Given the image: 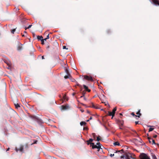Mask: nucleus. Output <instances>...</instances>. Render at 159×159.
<instances>
[{
  "label": "nucleus",
  "instance_id": "nucleus-14",
  "mask_svg": "<svg viewBox=\"0 0 159 159\" xmlns=\"http://www.w3.org/2000/svg\"><path fill=\"white\" fill-rule=\"evenodd\" d=\"M113 144L115 146H117V145H118V146L120 145V144L119 143V142H114L113 143Z\"/></svg>",
  "mask_w": 159,
  "mask_h": 159
},
{
  "label": "nucleus",
  "instance_id": "nucleus-58",
  "mask_svg": "<svg viewBox=\"0 0 159 159\" xmlns=\"http://www.w3.org/2000/svg\"><path fill=\"white\" fill-rule=\"evenodd\" d=\"M22 36H23V37L24 36V34L22 35Z\"/></svg>",
  "mask_w": 159,
  "mask_h": 159
},
{
  "label": "nucleus",
  "instance_id": "nucleus-55",
  "mask_svg": "<svg viewBox=\"0 0 159 159\" xmlns=\"http://www.w3.org/2000/svg\"><path fill=\"white\" fill-rule=\"evenodd\" d=\"M27 29H28L27 28H26V27H25V30H26Z\"/></svg>",
  "mask_w": 159,
  "mask_h": 159
},
{
  "label": "nucleus",
  "instance_id": "nucleus-32",
  "mask_svg": "<svg viewBox=\"0 0 159 159\" xmlns=\"http://www.w3.org/2000/svg\"><path fill=\"white\" fill-rule=\"evenodd\" d=\"M37 142H38L37 140H34L33 143H32L31 144L32 145L34 144H36L37 143Z\"/></svg>",
  "mask_w": 159,
  "mask_h": 159
},
{
  "label": "nucleus",
  "instance_id": "nucleus-16",
  "mask_svg": "<svg viewBox=\"0 0 159 159\" xmlns=\"http://www.w3.org/2000/svg\"><path fill=\"white\" fill-rule=\"evenodd\" d=\"M101 140V137L100 136H98L97 137V141H99Z\"/></svg>",
  "mask_w": 159,
  "mask_h": 159
},
{
  "label": "nucleus",
  "instance_id": "nucleus-61",
  "mask_svg": "<svg viewBox=\"0 0 159 159\" xmlns=\"http://www.w3.org/2000/svg\"><path fill=\"white\" fill-rule=\"evenodd\" d=\"M121 151H123V149H122Z\"/></svg>",
  "mask_w": 159,
  "mask_h": 159
},
{
  "label": "nucleus",
  "instance_id": "nucleus-29",
  "mask_svg": "<svg viewBox=\"0 0 159 159\" xmlns=\"http://www.w3.org/2000/svg\"><path fill=\"white\" fill-rule=\"evenodd\" d=\"M65 71L67 74H70L69 73V71L67 69H65Z\"/></svg>",
  "mask_w": 159,
  "mask_h": 159
},
{
  "label": "nucleus",
  "instance_id": "nucleus-43",
  "mask_svg": "<svg viewBox=\"0 0 159 159\" xmlns=\"http://www.w3.org/2000/svg\"><path fill=\"white\" fill-rule=\"evenodd\" d=\"M135 123L136 125H137L139 123V121H136Z\"/></svg>",
  "mask_w": 159,
  "mask_h": 159
},
{
  "label": "nucleus",
  "instance_id": "nucleus-56",
  "mask_svg": "<svg viewBox=\"0 0 159 159\" xmlns=\"http://www.w3.org/2000/svg\"><path fill=\"white\" fill-rule=\"evenodd\" d=\"M120 129H122V128H121V127H120Z\"/></svg>",
  "mask_w": 159,
  "mask_h": 159
},
{
  "label": "nucleus",
  "instance_id": "nucleus-38",
  "mask_svg": "<svg viewBox=\"0 0 159 159\" xmlns=\"http://www.w3.org/2000/svg\"><path fill=\"white\" fill-rule=\"evenodd\" d=\"M114 154H111L110 155V156L111 157H112L113 156H114Z\"/></svg>",
  "mask_w": 159,
  "mask_h": 159
},
{
  "label": "nucleus",
  "instance_id": "nucleus-12",
  "mask_svg": "<svg viewBox=\"0 0 159 159\" xmlns=\"http://www.w3.org/2000/svg\"><path fill=\"white\" fill-rule=\"evenodd\" d=\"M140 109H139L138 111L136 113V114L138 115L137 116L139 117H140V116H141V114L140 113Z\"/></svg>",
  "mask_w": 159,
  "mask_h": 159
},
{
  "label": "nucleus",
  "instance_id": "nucleus-25",
  "mask_svg": "<svg viewBox=\"0 0 159 159\" xmlns=\"http://www.w3.org/2000/svg\"><path fill=\"white\" fill-rule=\"evenodd\" d=\"M98 146H99L100 147V148H101V144L99 142L97 143L96 144Z\"/></svg>",
  "mask_w": 159,
  "mask_h": 159
},
{
  "label": "nucleus",
  "instance_id": "nucleus-52",
  "mask_svg": "<svg viewBox=\"0 0 159 159\" xmlns=\"http://www.w3.org/2000/svg\"><path fill=\"white\" fill-rule=\"evenodd\" d=\"M87 112L89 113H90V111H87Z\"/></svg>",
  "mask_w": 159,
  "mask_h": 159
},
{
  "label": "nucleus",
  "instance_id": "nucleus-8",
  "mask_svg": "<svg viewBox=\"0 0 159 159\" xmlns=\"http://www.w3.org/2000/svg\"><path fill=\"white\" fill-rule=\"evenodd\" d=\"M93 139H90L89 140H87L86 141V142L87 143V144L88 145H89V144L91 145H92L91 144L92 143H92V142L93 141Z\"/></svg>",
  "mask_w": 159,
  "mask_h": 159
},
{
  "label": "nucleus",
  "instance_id": "nucleus-59",
  "mask_svg": "<svg viewBox=\"0 0 159 159\" xmlns=\"http://www.w3.org/2000/svg\"><path fill=\"white\" fill-rule=\"evenodd\" d=\"M89 120H87V122L89 121Z\"/></svg>",
  "mask_w": 159,
  "mask_h": 159
},
{
  "label": "nucleus",
  "instance_id": "nucleus-36",
  "mask_svg": "<svg viewBox=\"0 0 159 159\" xmlns=\"http://www.w3.org/2000/svg\"><path fill=\"white\" fill-rule=\"evenodd\" d=\"M113 111H115V112L116 110V107H115L113 110Z\"/></svg>",
  "mask_w": 159,
  "mask_h": 159
},
{
  "label": "nucleus",
  "instance_id": "nucleus-63",
  "mask_svg": "<svg viewBox=\"0 0 159 159\" xmlns=\"http://www.w3.org/2000/svg\"><path fill=\"white\" fill-rule=\"evenodd\" d=\"M33 35H34V34H33Z\"/></svg>",
  "mask_w": 159,
  "mask_h": 159
},
{
  "label": "nucleus",
  "instance_id": "nucleus-22",
  "mask_svg": "<svg viewBox=\"0 0 159 159\" xmlns=\"http://www.w3.org/2000/svg\"><path fill=\"white\" fill-rule=\"evenodd\" d=\"M70 74H68L67 75H66L64 76V78L65 79H67L69 78V76H70Z\"/></svg>",
  "mask_w": 159,
  "mask_h": 159
},
{
  "label": "nucleus",
  "instance_id": "nucleus-4",
  "mask_svg": "<svg viewBox=\"0 0 159 159\" xmlns=\"http://www.w3.org/2000/svg\"><path fill=\"white\" fill-rule=\"evenodd\" d=\"M58 47V43L56 41L54 42L53 43V49H57Z\"/></svg>",
  "mask_w": 159,
  "mask_h": 159
},
{
  "label": "nucleus",
  "instance_id": "nucleus-2",
  "mask_svg": "<svg viewBox=\"0 0 159 159\" xmlns=\"http://www.w3.org/2000/svg\"><path fill=\"white\" fill-rule=\"evenodd\" d=\"M140 159H150V157L144 153L141 154L139 156Z\"/></svg>",
  "mask_w": 159,
  "mask_h": 159
},
{
  "label": "nucleus",
  "instance_id": "nucleus-1",
  "mask_svg": "<svg viewBox=\"0 0 159 159\" xmlns=\"http://www.w3.org/2000/svg\"><path fill=\"white\" fill-rule=\"evenodd\" d=\"M121 158H125L126 159H131V158L133 159V154H131L129 152H126L124 153L122 156L120 157Z\"/></svg>",
  "mask_w": 159,
  "mask_h": 159
},
{
  "label": "nucleus",
  "instance_id": "nucleus-7",
  "mask_svg": "<svg viewBox=\"0 0 159 159\" xmlns=\"http://www.w3.org/2000/svg\"><path fill=\"white\" fill-rule=\"evenodd\" d=\"M22 45L20 43L19 44L17 47V50L18 51H20L22 49Z\"/></svg>",
  "mask_w": 159,
  "mask_h": 159
},
{
  "label": "nucleus",
  "instance_id": "nucleus-49",
  "mask_svg": "<svg viewBox=\"0 0 159 159\" xmlns=\"http://www.w3.org/2000/svg\"><path fill=\"white\" fill-rule=\"evenodd\" d=\"M92 119V117L91 116V117H90V118H89V120H91Z\"/></svg>",
  "mask_w": 159,
  "mask_h": 159
},
{
  "label": "nucleus",
  "instance_id": "nucleus-60",
  "mask_svg": "<svg viewBox=\"0 0 159 159\" xmlns=\"http://www.w3.org/2000/svg\"><path fill=\"white\" fill-rule=\"evenodd\" d=\"M24 32L25 33H26V31H24Z\"/></svg>",
  "mask_w": 159,
  "mask_h": 159
},
{
  "label": "nucleus",
  "instance_id": "nucleus-44",
  "mask_svg": "<svg viewBox=\"0 0 159 159\" xmlns=\"http://www.w3.org/2000/svg\"><path fill=\"white\" fill-rule=\"evenodd\" d=\"M102 102L103 103V102ZM103 103H105V105H107V103H106V102H103Z\"/></svg>",
  "mask_w": 159,
  "mask_h": 159
},
{
  "label": "nucleus",
  "instance_id": "nucleus-34",
  "mask_svg": "<svg viewBox=\"0 0 159 159\" xmlns=\"http://www.w3.org/2000/svg\"><path fill=\"white\" fill-rule=\"evenodd\" d=\"M63 49H68V48H66V46H63Z\"/></svg>",
  "mask_w": 159,
  "mask_h": 159
},
{
  "label": "nucleus",
  "instance_id": "nucleus-47",
  "mask_svg": "<svg viewBox=\"0 0 159 159\" xmlns=\"http://www.w3.org/2000/svg\"><path fill=\"white\" fill-rule=\"evenodd\" d=\"M120 151H117L116 152H120Z\"/></svg>",
  "mask_w": 159,
  "mask_h": 159
},
{
  "label": "nucleus",
  "instance_id": "nucleus-62",
  "mask_svg": "<svg viewBox=\"0 0 159 159\" xmlns=\"http://www.w3.org/2000/svg\"><path fill=\"white\" fill-rule=\"evenodd\" d=\"M83 111H82V112H83Z\"/></svg>",
  "mask_w": 159,
  "mask_h": 159
},
{
  "label": "nucleus",
  "instance_id": "nucleus-11",
  "mask_svg": "<svg viewBox=\"0 0 159 159\" xmlns=\"http://www.w3.org/2000/svg\"><path fill=\"white\" fill-rule=\"evenodd\" d=\"M23 150V146H21L20 148L19 149H17V148L16 149V151L17 152L18 151H20V152H22Z\"/></svg>",
  "mask_w": 159,
  "mask_h": 159
},
{
  "label": "nucleus",
  "instance_id": "nucleus-46",
  "mask_svg": "<svg viewBox=\"0 0 159 159\" xmlns=\"http://www.w3.org/2000/svg\"><path fill=\"white\" fill-rule=\"evenodd\" d=\"M75 93H72V95H73V96H74V95H75Z\"/></svg>",
  "mask_w": 159,
  "mask_h": 159
},
{
  "label": "nucleus",
  "instance_id": "nucleus-33",
  "mask_svg": "<svg viewBox=\"0 0 159 159\" xmlns=\"http://www.w3.org/2000/svg\"><path fill=\"white\" fill-rule=\"evenodd\" d=\"M41 41V43L42 44H44V40L43 39Z\"/></svg>",
  "mask_w": 159,
  "mask_h": 159
},
{
  "label": "nucleus",
  "instance_id": "nucleus-64",
  "mask_svg": "<svg viewBox=\"0 0 159 159\" xmlns=\"http://www.w3.org/2000/svg\"><path fill=\"white\" fill-rule=\"evenodd\" d=\"M33 35H34V34H33Z\"/></svg>",
  "mask_w": 159,
  "mask_h": 159
},
{
  "label": "nucleus",
  "instance_id": "nucleus-15",
  "mask_svg": "<svg viewBox=\"0 0 159 159\" xmlns=\"http://www.w3.org/2000/svg\"><path fill=\"white\" fill-rule=\"evenodd\" d=\"M92 107L96 109H98V107L97 106L95 105L93 103H92Z\"/></svg>",
  "mask_w": 159,
  "mask_h": 159
},
{
  "label": "nucleus",
  "instance_id": "nucleus-17",
  "mask_svg": "<svg viewBox=\"0 0 159 159\" xmlns=\"http://www.w3.org/2000/svg\"><path fill=\"white\" fill-rule=\"evenodd\" d=\"M86 124V123L84 121H81L80 123V125H81L82 126L83 125H85Z\"/></svg>",
  "mask_w": 159,
  "mask_h": 159
},
{
  "label": "nucleus",
  "instance_id": "nucleus-26",
  "mask_svg": "<svg viewBox=\"0 0 159 159\" xmlns=\"http://www.w3.org/2000/svg\"><path fill=\"white\" fill-rule=\"evenodd\" d=\"M15 30H16V29H14L11 30V32L12 33L14 34V32L15 31Z\"/></svg>",
  "mask_w": 159,
  "mask_h": 159
},
{
  "label": "nucleus",
  "instance_id": "nucleus-6",
  "mask_svg": "<svg viewBox=\"0 0 159 159\" xmlns=\"http://www.w3.org/2000/svg\"><path fill=\"white\" fill-rule=\"evenodd\" d=\"M91 144H92L91 146H92V148L93 149L97 148L98 149V151H99V149L100 148V147L99 146H98L97 145H95L94 143H92Z\"/></svg>",
  "mask_w": 159,
  "mask_h": 159
},
{
  "label": "nucleus",
  "instance_id": "nucleus-24",
  "mask_svg": "<svg viewBox=\"0 0 159 159\" xmlns=\"http://www.w3.org/2000/svg\"><path fill=\"white\" fill-rule=\"evenodd\" d=\"M152 159H157L156 157L154 154L152 155Z\"/></svg>",
  "mask_w": 159,
  "mask_h": 159
},
{
  "label": "nucleus",
  "instance_id": "nucleus-10",
  "mask_svg": "<svg viewBox=\"0 0 159 159\" xmlns=\"http://www.w3.org/2000/svg\"><path fill=\"white\" fill-rule=\"evenodd\" d=\"M118 123L119 124L120 126H123L124 124V121L123 120H118Z\"/></svg>",
  "mask_w": 159,
  "mask_h": 159
},
{
  "label": "nucleus",
  "instance_id": "nucleus-28",
  "mask_svg": "<svg viewBox=\"0 0 159 159\" xmlns=\"http://www.w3.org/2000/svg\"><path fill=\"white\" fill-rule=\"evenodd\" d=\"M92 135H93V138H94V139H95V137H96L95 134V133H92Z\"/></svg>",
  "mask_w": 159,
  "mask_h": 159
},
{
  "label": "nucleus",
  "instance_id": "nucleus-27",
  "mask_svg": "<svg viewBox=\"0 0 159 159\" xmlns=\"http://www.w3.org/2000/svg\"><path fill=\"white\" fill-rule=\"evenodd\" d=\"M153 128H150L149 129V132L152 131L154 129Z\"/></svg>",
  "mask_w": 159,
  "mask_h": 159
},
{
  "label": "nucleus",
  "instance_id": "nucleus-37",
  "mask_svg": "<svg viewBox=\"0 0 159 159\" xmlns=\"http://www.w3.org/2000/svg\"><path fill=\"white\" fill-rule=\"evenodd\" d=\"M83 129L87 130L88 129V128L87 127H84Z\"/></svg>",
  "mask_w": 159,
  "mask_h": 159
},
{
  "label": "nucleus",
  "instance_id": "nucleus-41",
  "mask_svg": "<svg viewBox=\"0 0 159 159\" xmlns=\"http://www.w3.org/2000/svg\"><path fill=\"white\" fill-rule=\"evenodd\" d=\"M87 91H88V92H90L91 90L89 89H87Z\"/></svg>",
  "mask_w": 159,
  "mask_h": 159
},
{
  "label": "nucleus",
  "instance_id": "nucleus-20",
  "mask_svg": "<svg viewBox=\"0 0 159 159\" xmlns=\"http://www.w3.org/2000/svg\"><path fill=\"white\" fill-rule=\"evenodd\" d=\"M83 95V96H81V98H82L83 96H84L85 94V92L84 91H82L81 93Z\"/></svg>",
  "mask_w": 159,
  "mask_h": 159
},
{
  "label": "nucleus",
  "instance_id": "nucleus-30",
  "mask_svg": "<svg viewBox=\"0 0 159 159\" xmlns=\"http://www.w3.org/2000/svg\"><path fill=\"white\" fill-rule=\"evenodd\" d=\"M131 114L133 116H136V117H137V116H136V115H135V114H134V112H132L131 113Z\"/></svg>",
  "mask_w": 159,
  "mask_h": 159
},
{
  "label": "nucleus",
  "instance_id": "nucleus-3",
  "mask_svg": "<svg viewBox=\"0 0 159 159\" xmlns=\"http://www.w3.org/2000/svg\"><path fill=\"white\" fill-rule=\"evenodd\" d=\"M84 78L90 81H93V78L92 77L90 76H88V75H84Z\"/></svg>",
  "mask_w": 159,
  "mask_h": 159
},
{
  "label": "nucleus",
  "instance_id": "nucleus-53",
  "mask_svg": "<svg viewBox=\"0 0 159 159\" xmlns=\"http://www.w3.org/2000/svg\"><path fill=\"white\" fill-rule=\"evenodd\" d=\"M33 118H34V119H36V117L35 116H34V117H33Z\"/></svg>",
  "mask_w": 159,
  "mask_h": 159
},
{
  "label": "nucleus",
  "instance_id": "nucleus-50",
  "mask_svg": "<svg viewBox=\"0 0 159 159\" xmlns=\"http://www.w3.org/2000/svg\"><path fill=\"white\" fill-rule=\"evenodd\" d=\"M9 149H10V148H7V151H9Z\"/></svg>",
  "mask_w": 159,
  "mask_h": 159
},
{
  "label": "nucleus",
  "instance_id": "nucleus-23",
  "mask_svg": "<svg viewBox=\"0 0 159 159\" xmlns=\"http://www.w3.org/2000/svg\"><path fill=\"white\" fill-rule=\"evenodd\" d=\"M83 86L84 87V88L85 89V90L87 91V89H89L88 88V87L87 86H86L85 85H83Z\"/></svg>",
  "mask_w": 159,
  "mask_h": 159
},
{
  "label": "nucleus",
  "instance_id": "nucleus-18",
  "mask_svg": "<svg viewBox=\"0 0 159 159\" xmlns=\"http://www.w3.org/2000/svg\"><path fill=\"white\" fill-rule=\"evenodd\" d=\"M14 105H15L16 107V108H18V107H20V106L19 105V104H18V103H16V104L15 103Z\"/></svg>",
  "mask_w": 159,
  "mask_h": 159
},
{
  "label": "nucleus",
  "instance_id": "nucleus-13",
  "mask_svg": "<svg viewBox=\"0 0 159 159\" xmlns=\"http://www.w3.org/2000/svg\"><path fill=\"white\" fill-rule=\"evenodd\" d=\"M37 39H38L40 40L41 41L43 39V38L42 37V36H37Z\"/></svg>",
  "mask_w": 159,
  "mask_h": 159
},
{
  "label": "nucleus",
  "instance_id": "nucleus-5",
  "mask_svg": "<svg viewBox=\"0 0 159 159\" xmlns=\"http://www.w3.org/2000/svg\"><path fill=\"white\" fill-rule=\"evenodd\" d=\"M148 139L149 140V143H152V144H156V143H155V142L154 140L152 138L150 137H148Z\"/></svg>",
  "mask_w": 159,
  "mask_h": 159
},
{
  "label": "nucleus",
  "instance_id": "nucleus-54",
  "mask_svg": "<svg viewBox=\"0 0 159 159\" xmlns=\"http://www.w3.org/2000/svg\"><path fill=\"white\" fill-rule=\"evenodd\" d=\"M53 102L54 103H56V102L55 101H53Z\"/></svg>",
  "mask_w": 159,
  "mask_h": 159
},
{
  "label": "nucleus",
  "instance_id": "nucleus-35",
  "mask_svg": "<svg viewBox=\"0 0 159 159\" xmlns=\"http://www.w3.org/2000/svg\"><path fill=\"white\" fill-rule=\"evenodd\" d=\"M46 38L47 39H48L49 38V34H48L47 36V37H46Z\"/></svg>",
  "mask_w": 159,
  "mask_h": 159
},
{
  "label": "nucleus",
  "instance_id": "nucleus-42",
  "mask_svg": "<svg viewBox=\"0 0 159 159\" xmlns=\"http://www.w3.org/2000/svg\"><path fill=\"white\" fill-rule=\"evenodd\" d=\"M77 85L78 86H79L81 88L82 87V86L81 85H80L79 84H77Z\"/></svg>",
  "mask_w": 159,
  "mask_h": 159
},
{
  "label": "nucleus",
  "instance_id": "nucleus-19",
  "mask_svg": "<svg viewBox=\"0 0 159 159\" xmlns=\"http://www.w3.org/2000/svg\"><path fill=\"white\" fill-rule=\"evenodd\" d=\"M67 107L66 106H62V109L63 110H66L67 109Z\"/></svg>",
  "mask_w": 159,
  "mask_h": 159
},
{
  "label": "nucleus",
  "instance_id": "nucleus-51",
  "mask_svg": "<svg viewBox=\"0 0 159 159\" xmlns=\"http://www.w3.org/2000/svg\"><path fill=\"white\" fill-rule=\"evenodd\" d=\"M42 59H44V56H42Z\"/></svg>",
  "mask_w": 159,
  "mask_h": 159
},
{
  "label": "nucleus",
  "instance_id": "nucleus-9",
  "mask_svg": "<svg viewBox=\"0 0 159 159\" xmlns=\"http://www.w3.org/2000/svg\"><path fill=\"white\" fill-rule=\"evenodd\" d=\"M152 1L154 4L159 6V0H152Z\"/></svg>",
  "mask_w": 159,
  "mask_h": 159
},
{
  "label": "nucleus",
  "instance_id": "nucleus-45",
  "mask_svg": "<svg viewBox=\"0 0 159 159\" xmlns=\"http://www.w3.org/2000/svg\"><path fill=\"white\" fill-rule=\"evenodd\" d=\"M49 48V45H48L47 47V49H48V48Z\"/></svg>",
  "mask_w": 159,
  "mask_h": 159
},
{
  "label": "nucleus",
  "instance_id": "nucleus-39",
  "mask_svg": "<svg viewBox=\"0 0 159 159\" xmlns=\"http://www.w3.org/2000/svg\"><path fill=\"white\" fill-rule=\"evenodd\" d=\"M157 135H154L153 137L154 138H157Z\"/></svg>",
  "mask_w": 159,
  "mask_h": 159
},
{
  "label": "nucleus",
  "instance_id": "nucleus-40",
  "mask_svg": "<svg viewBox=\"0 0 159 159\" xmlns=\"http://www.w3.org/2000/svg\"><path fill=\"white\" fill-rule=\"evenodd\" d=\"M32 26V25H29L28 27H27V28L28 29H29L30 28V27H31Z\"/></svg>",
  "mask_w": 159,
  "mask_h": 159
},
{
  "label": "nucleus",
  "instance_id": "nucleus-48",
  "mask_svg": "<svg viewBox=\"0 0 159 159\" xmlns=\"http://www.w3.org/2000/svg\"><path fill=\"white\" fill-rule=\"evenodd\" d=\"M47 39V38H45V39H43L44 40V41H46V40Z\"/></svg>",
  "mask_w": 159,
  "mask_h": 159
},
{
  "label": "nucleus",
  "instance_id": "nucleus-31",
  "mask_svg": "<svg viewBox=\"0 0 159 159\" xmlns=\"http://www.w3.org/2000/svg\"><path fill=\"white\" fill-rule=\"evenodd\" d=\"M111 112L112 113V114H113V116H114L115 115V111L113 110Z\"/></svg>",
  "mask_w": 159,
  "mask_h": 159
},
{
  "label": "nucleus",
  "instance_id": "nucleus-21",
  "mask_svg": "<svg viewBox=\"0 0 159 159\" xmlns=\"http://www.w3.org/2000/svg\"><path fill=\"white\" fill-rule=\"evenodd\" d=\"M108 115L109 116H112V118L113 117V114L111 112L108 111Z\"/></svg>",
  "mask_w": 159,
  "mask_h": 159
},
{
  "label": "nucleus",
  "instance_id": "nucleus-57",
  "mask_svg": "<svg viewBox=\"0 0 159 159\" xmlns=\"http://www.w3.org/2000/svg\"><path fill=\"white\" fill-rule=\"evenodd\" d=\"M120 115H121V116H122V114H121V113H120Z\"/></svg>",
  "mask_w": 159,
  "mask_h": 159
}]
</instances>
